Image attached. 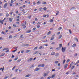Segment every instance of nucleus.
<instances>
[{"label":"nucleus","instance_id":"1","mask_svg":"<svg viewBox=\"0 0 79 79\" xmlns=\"http://www.w3.org/2000/svg\"><path fill=\"white\" fill-rule=\"evenodd\" d=\"M66 47H64V48L63 47H62L61 50L63 53L65 52L66 51Z\"/></svg>","mask_w":79,"mask_h":79},{"label":"nucleus","instance_id":"2","mask_svg":"<svg viewBox=\"0 0 79 79\" xmlns=\"http://www.w3.org/2000/svg\"><path fill=\"white\" fill-rule=\"evenodd\" d=\"M26 21H24L23 22L22 24V26H24L26 24Z\"/></svg>","mask_w":79,"mask_h":79},{"label":"nucleus","instance_id":"3","mask_svg":"<svg viewBox=\"0 0 79 79\" xmlns=\"http://www.w3.org/2000/svg\"><path fill=\"white\" fill-rule=\"evenodd\" d=\"M7 5H8V4L7 3H5L3 6L4 8H6V6H7Z\"/></svg>","mask_w":79,"mask_h":79},{"label":"nucleus","instance_id":"4","mask_svg":"<svg viewBox=\"0 0 79 79\" xmlns=\"http://www.w3.org/2000/svg\"><path fill=\"white\" fill-rule=\"evenodd\" d=\"M68 64H66L64 66V69H66L67 68V67H68Z\"/></svg>","mask_w":79,"mask_h":79},{"label":"nucleus","instance_id":"5","mask_svg":"<svg viewBox=\"0 0 79 79\" xmlns=\"http://www.w3.org/2000/svg\"><path fill=\"white\" fill-rule=\"evenodd\" d=\"M51 53L52 55H54L55 54V52L53 51H52V52H51Z\"/></svg>","mask_w":79,"mask_h":79},{"label":"nucleus","instance_id":"6","mask_svg":"<svg viewBox=\"0 0 79 79\" xmlns=\"http://www.w3.org/2000/svg\"><path fill=\"white\" fill-rule=\"evenodd\" d=\"M32 59H33L32 58H30L28 60H27L28 62H29L30 61H32Z\"/></svg>","mask_w":79,"mask_h":79},{"label":"nucleus","instance_id":"7","mask_svg":"<svg viewBox=\"0 0 79 79\" xmlns=\"http://www.w3.org/2000/svg\"><path fill=\"white\" fill-rule=\"evenodd\" d=\"M48 74V73H44V77H46V76H47Z\"/></svg>","mask_w":79,"mask_h":79},{"label":"nucleus","instance_id":"8","mask_svg":"<svg viewBox=\"0 0 79 79\" xmlns=\"http://www.w3.org/2000/svg\"><path fill=\"white\" fill-rule=\"evenodd\" d=\"M31 74H28L26 76H25V77H28L31 76Z\"/></svg>","mask_w":79,"mask_h":79},{"label":"nucleus","instance_id":"9","mask_svg":"<svg viewBox=\"0 0 79 79\" xmlns=\"http://www.w3.org/2000/svg\"><path fill=\"white\" fill-rule=\"evenodd\" d=\"M5 55V53H2L1 55H0V57H2V56H4Z\"/></svg>","mask_w":79,"mask_h":79},{"label":"nucleus","instance_id":"10","mask_svg":"<svg viewBox=\"0 0 79 79\" xmlns=\"http://www.w3.org/2000/svg\"><path fill=\"white\" fill-rule=\"evenodd\" d=\"M40 69V68H38L35 69V71H39Z\"/></svg>","mask_w":79,"mask_h":79},{"label":"nucleus","instance_id":"11","mask_svg":"<svg viewBox=\"0 0 79 79\" xmlns=\"http://www.w3.org/2000/svg\"><path fill=\"white\" fill-rule=\"evenodd\" d=\"M31 31H31V30L27 31L26 32V33H30V32H31Z\"/></svg>","mask_w":79,"mask_h":79},{"label":"nucleus","instance_id":"12","mask_svg":"<svg viewBox=\"0 0 79 79\" xmlns=\"http://www.w3.org/2000/svg\"><path fill=\"white\" fill-rule=\"evenodd\" d=\"M30 51H31V50H27L26 51V53H29V52H30Z\"/></svg>","mask_w":79,"mask_h":79},{"label":"nucleus","instance_id":"13","mask_svg":"<svg viewBox=\"0 0 79 79\" xmlns=\"http://www.w3.org/2000/svg\"><path fill=\"white\" fill-rule=\"evenodd\" d=\"M0 23L1 24H3V21L2 20H0Z\"/></svg>","mask_w":79,"mask_h":79},{"label":"nucleus","instance_id":"14","mask_svg":"<svg viewBox=\"0 0 79 79\" xmlns=\"http://www.w3.org/2000/svg\"><path fill=\"white\" fill-rule=\"evenodd\" d=\"M51 31H49L48 32V33L47 34V35H50V34H51Z\"/></svg>","mask_w":79,"mask_h":79},{"label":"nucleus","instance_id":"15","mask_svg":"<svg viewBox=\"0 0 79 79\" xmlns=\"http://www.w3.org/2000/svg\"><path fill=\"white\" fill-rule=\"evenodd\" d=\"M8 50V48H4L3 50V51H5V50Z\"/></svg>","mask_w":79,"mask_h":79},{"label":"nucleus","instance_id":"16","mask_svg":"<svg viewBox=\"0 0 79 79\" xmlns=\"http://www.w3.org/2000/svg\"><path fill=\"white\" fill-rule=\"evenodd\" d=\"M18 59V57L17 56L15 58V59H14V60L15 61H16V60H17Z\"/></svg>","mask_w":79,"mask_h":79},{"label":"nucleus","instance_id":"17","mask_svg":"<svg viewBox=\"0 0 79 79\" xmlns=\"http://www.w3.org/2000/svg\"><path fill=\"white\" fill-rule=\"evenodd\" d=\"M76 45V44H73L72 47H75Z\"/></svg>","mask_w":79,"mask_h":79},{"label":"nucleus","instance_id":"18","mask_svg":"<svg viewBox=\"0 0 79 79\" xmlns=\"http://www.w3.org/2000/svg\"><path fill=\"white\" fill-rule=\"evenodd\" d=\"M9 21L10 22H12V19L11 18H10L9 19Z\"/></svg>","mask_w":79,"mask_h":79},{"label":"nucleus","instance_id":"19","mask_svg":"<svg viewBox=\"0 0 79 79\" xmlns=\"http://www.w3.org/2000/svg\"><path fill=\"white\" fill-rule=\"evenodd\" d=\"M61 29H62V27H60L58 28V30H59V31H60V30Z\"/></svg>","mask_w":79,"mask_h":79},{"label":"nucleus","instance_id":"20","mask_svg":"<svg viewBox=\"0 0 79 79\" xmlns=\"http://www.w3.org/2000/svg\"><path fill=\"white\" fill-rule=\"evenodd\" d=\"M15 49H16L15 50H14V51H13L12 52H16V51H17V48H15Z\"/></svg>","mask_w":79,"mask_h":79},{"label":"nucleus","instance_id":"21","mask_svg":"<svg viewBox=\"0 0 79 79\" xmlns=\"http://www.w3.org/2000/svg\"><path fill=\"white\" fill-rule=\"evenodd\" d=\"M58 55H59V53H56L55 56H58Z\"/></svg>","mask_w":79,"mask_h":79},{"label":"nucleus","instance_id":"22","mask_svg":"<svg viewBox=\"0 0 79 79\" xmlns=\"http://www.w3.org/2000/svg\"><path fill=\"white\" fill-rule=\"evenodd\" d=\"M46 37H47V36H46V35L43 36L42 38V39H45V38H46Z\"/></svg>","mask_w":79,"mask_h":79},{"label":"nucleus","instance_id":"23","mask_svg":"<svg viewBox=\"0 0 79 79\" xmlns=\"http://www.w3.org/2000/svg\"><path fill=\"white\" fill-rule=\"evenodd\" d=\"M54 39V37H52L50 39V40H53Z\"/></svg>","mask_w":79,"mask_h":79},{"label":"nucleus","instance_id":"24","mask_svg":"<svg viewBox=\"0 0 79 79\" xmlns=\"http://www.w3.org/2000/svg\"><path fill=\"white\" fill-rule=\"evenodd\" d=\"M55 74L53 75L52 76V78H53V77H55Z\"/></svg>","mask_w":79,"mask_h":79},{"label":"nucleus","instance_id":"25","mask_svg":"<svg viewBox=\"0 0 79 79\" xmlns=\"http://www.w3.org/2000/svg\"><path fill=\"white\" fill-rule=\"evenodd\" d=\"M61 47H62V44H59V48H61Z\"/></svg>","mask_w":79,"mask_h":79},{"label":"nucleus","instance_id":"26","mask_svg":"<svg viewBox=\"0 0 79 79\" xmlns=\"http://www.w3.org/2000/svg\"><path fill=\"white\" fill-rule=\"evenodd\" d=\"M6 17H8V16H9V14L8 13H6Z\"/></svg>","mask_w":79,"mask_h":79},{"label":"nucleus","instance_id":"27","mask_svg":"<svg viewBox=\"0 0 79 79\" xmlns=\"http://www.w3.org/2000/svg\"><path fill=\"white\" fill-rule=\"evenodd\" d=\"M37 48H38V47L36 46V47H35L34 49L33 50H36L37 49Z\"/></svg>","mask_w":79,"mask_h":79},{"label":"nucleus","instance_id":"28","mask_svg":"<svg viewBox=\"0 0 79 79\" xmlns=\"http://www.w3.org/2000/svg\"><path fill=\"white\" fill-rule=\"evenodd\" d=\"M24 46H25L26 47H28L29 44H25Z\"/></svg>","mask_w":79,"mask_h":79},{"label":"nucleus","instance_id":"29","mask_svg":"<svg viewBox=\"0 0 79 79\" xmlns=\"http://www.w3.org/2000/svg\"><path fill=\"white\" fill-rule=\"evenodd\" d=\"M37 53H38V52L36 51L33 54V55H35V54H37Z\"/></svg>","mask_w":79,"mask_h":79},{"label":"nucleus","instance_id":"30","mask_svg":"<svg viewBox=\"0 0 79 79\" xmlns=\"http://www.w3.org/2000/svg\"><path fill=\"white\" fill-rule=\"evenodd\" d=\"M9 77V76H6L5 77L4 79H7V78H8Z\"/></svg>","mask_w":79,"mask_h":79},{"label":"nucleus","instance_id":"31","mask_svg":"<svg viewBox=\"0 0 79 79\" xmlns=\"http://www.w3.org/2000/svg\"><path fill=\"white\" fill-rule=\"evenodd\" d=\"M69 31L70 32V34H72V32H71V29H69Z\"/></svg>","mask_w":79,"mask_h":79},{"label":"nucleus","instance_id":"32","mask_svg":"<svg viewBox=\"0 0 79 79\" xmlns=\"http://www.w3.org/2000/svg\"><path fill=\"white\" fill-rule=\"evenodd\" d=\"M62 37V35H60L59 37V39H61V37Z\"/></svg>","mask_w":79,"mask_h":79},{"label":"nucleus","instance_id":"33","mask_svg":"<svg viewBox=\"0 0 79 79\" xmlns=\"http://www.w3.org/2000/svg\"><path fill=\"white\" fill-rule=\"evenodd\" d=\"M12 35H10L9 36V39H11V38H12Z\"/></svg>","mask_w":79,"mask_h":79},{"label":"nucleus","instance_id":"34","mask_svg":"<svg viewBox=\"0 0 79 79\" xmlns=\"http://www.w3.org/2000/svg\"><path fill=\"white\" fill-rule=\"evenodd\" d=\"M2 34H3L5 35V34H6V33L4 32H3V31H2Z\"/></svg>","mask_w":79,"mask_h":79},{"label":"nucleus","instance_id":"35","mask_svg":"<svg viewBox=\"0 0 79 79\" xmlns=\"http://www.w3.org/2000/svg\"><path fill=\"white\" fill-rule=\"evenodd\" d=\"M73 62H72L70 64V67H69V68H70L71 67V65H72V64H73Z\"/></svg>","mask_w":79,"mask_h":79},{"label":"nucleus","instance_id":"36","mask_svg":"<svg viewBox=\"0 0 79 79\" xmlns=\"http://www.w3.org/2000/svg\"><path fill=\"white\" fill-rule=\"evenodd\" d=\"M23 35H22L20 36L19 37L20 38H23Z\"/></svg>","mask_w":79,"mask_h":79},{"label":"nucleus","instance_id":"37","mask_svg":"<svg viewBox=\"0 0 79 79\" xmlns=\"http://www.w3.org/2000/svg\"><path fill=\"white\" fill-rule=\"evenodd\" d=\"M53 21V20L52 19H51L50 20V23H52Z\"/></svg>","mask_w":79,"mask_h":79},{"label":"nucleus","instance_id":"38","mask_svg":"<svg viewBox=\"0 0 79 79\" xmlns=\"http://www.w3.org/2000/svg\"><path fill=\"white\" fill-rule=\"evenodd\" d=\"M45 66V64H43L42 65L41 67H44Z\"/></svg>","mask_w":79,"mask_h":79},{"label":"nucleus","instance_id":"39","mask_svg":"<svg viewBox=\"0 0 79 79\" xmlns=\"http://www.w3.org/2000/svg\"><path fill=\"white\" fill-rule=\"evenodd\" d=\"M43 9L44 10H45V11H46V10H47V8L44 7V8Z\"/></svg>","mask_w":79,"mask_h":79},{"label":"nucleus","instance_id":"40","mask_svg":"<svg viewBox=\"0 0 79 79\" xmlns=\"http://www.w3.org/2000/svg\"><path fill=\"white\" fill-rule=\"evenodd\" d=\"M39 9H40L39 11H42V8H40Z\"/></svg>","mask_w":79,"mask_h":79},{"label":"nucleus","instance_id":"41","mask_svg":"<svg viewBox=\"0 0 79 79\" xmlns=\"http://www.w3.org/2000/svg\"><path fill=\"white\" fill-rule=\"evenodd\" d=\"M21 61V59L18 60L17 62H18V63H19V62H20V61Z\"/></svg>","mask_w":79,"mask_h":79},{"label":"nucleus","instance_id":"42","mask_svg":"<svg viewBox=\"0 0 79 79\" xmlns=\"http://www.w3.org/2000/svg\"><path fill=\"white\" fill-rule=\"evenodd\" d=\"M13 26L14 27H16V25L15 24H14L13 25Z\"/></svg>","mask_w":79,"mask_h":79},{"label":"nucleus","instance_id":"43","mask_svg":"<svg viewBox=\"0 0 79 79\" xmlns=\"http://www.w3.org/2000/svg\"><path fill=\"white\" fill-rule=\"evenodd\" d=\"M46 3H47V2H44L43 3V4L45 5V4H46Z\"/></svg>","mask_w":79,"mask_h":79},{"label":"nucleus","instance_id":"44","mask_svg":"<svg viewBox=\"0 0 79 79\" xmlns=\"http://www.w3.org/2000/svg\"><path fill=\"white\" fill-rule=\"evenodd\" d=\"M23 52H24V50H23L22 51H21V53H23Z\"/></svg>","mask_w":79,"mask_h":79},{"label":"nucleus","instance_id":"45","mask_svg":"<svg viewBox=\"0 0 79 79\" xmlns=\"http://www.w3.org/2000/svg\"><path fill=\"white\" fill-rule=\"evenodd\" d=\"M15 67H16V66H15L12 69V70H14V69H15Z\"/></svg>","mask_w":79,"mask_h":79},{"label":"nucleus","instance_id":"46","mask_svg":"<svg viewBox=\"0 0 79 79\" xmlns=\"http://www.w3.org/2000/svg\"><path fill=\"white\" fill-rule=\"evenodd\" d=\"M70 61V60H69V59L67 60L66 61V63H68V62H69V61Z\"/></svg>","mask_w":79,"mask_h":79},{"label":"nucleus","instance_id":"47","mask_svg":"<svg viewBox=\"0 0 79 79\" xmlns=\"http://www.w3.org/2000/svg\"><path fill=\"white\" fill-rule=\"evenodd\" d=\"M40 27V25H38L36 27L37 28H39Z\"/></svg>","mask_w":79,"mask_h":79},{"label":"nucleus","instance_id":"48","mask_svg":"<svg viewBox=\"0 0 79 79\" xmlns=\"http://www.w3.org/2000/svg\"><path fill=\"white\" fill-rule=\"evenodd\" d=\"M35 29H36V28L35 27H34L33 28L32 30L33 31H35Z\"/></svg>","mask_w":79,"mask_h":79},{"label":"nucleus","instance_id":"49","mask_svg":"<svg viewBox=\"0 0 79 79\" xmlns=\"http://www.w3.org/2000/svg\"><path fill=\"white\" fill-rule=\"evenodd\" d=\"M74 67H75L74 66H73L71 68V69H74Z\"/></svg>","mask_w":79,"mask_h":79},{"label":"nucleus","instance_id":"50","mask_svg":"<svg viewBox=\"0 0 79 79\" xmlns=\"http://www.w3.org/2000/svg\"><path fill=\"white\" fill-rule=\"evenodd\" d=\"M65 61H66V60H64L63 61V64H64V63H65Z\"/></svg>","mask_w":79,"mask_h":79},{"label":"nucleus","instance_id":"51","mask_svg":"<svg viewBox=\"0 0 79 79\" xmlns=\"http://www.w3.org/2000/svg\"><path fill=\"white\" fill-rule=\"evenodd\" d=\"M42 47H42V46H40V47H39V49H42Z\"/></svg>","mask_w":79,"mask_h":79},{"label":"nucleus","instance_id":"52","mask_svg":"<svg viewBox=\"0 0 79 79\" xmlns=\"http://www.w3.org/2000/svg\"><path fill=\"white\" fill-rule=\"evenodd\" d=\"M10 2L11 3H13L14 2V1H13V0H11L10 1Z\"/></svg>","mask_w":79,"mask_h":79},{"label":"nucleus","instance_id":"53","mask_svg":"<svg viewBox=\"0 0 79 79\" xmlns=\"http://www.w3.org/2000/svg\"><path fill=\"white\" fill-rule=\"evenodd\" d=\"M13 12H10L9 14H10V15H12V14H13Z\"/></svg>","mask_w":79,"mask_h":79},{"label":"nucleus","instance_id":"54","mask_svg":"<svg viewBox=\"0 0 79 79\" xmlns=\"http://www.w3.org/2000/svg\"><path fill=\"white\" fill-rule=\"evenodd\" d=\"M60 34V32L59 31V32H58L57 33V35H59V34Z\"/></svg>","mask_w":79,"mask_h":79},{"label":"nucleus","instance_id":"55","mask_svg":"<svg viewBox=\"0 0 79 79\" xmlns=\"http://www.w3.org/2000/svg\"><path fill=\"white\" fill-rule=\"evenodd\" d=\"M40 3H41V2L40 1H38L37 2V3H38L39 4H40Z\"/></svg>","mask_w":79,"mask_h":79},{"label":"nucleus","instance_id":"56","mask_svg":"<svg viewBox=\"0 0 79 79\" xmlns=\"http://www.w3.org/2000/svg\"><path fill=\"white\" fill-rule=\"evenodd\" d=\"M55 44V42H52L51 43V44H52L53 45H54V44Z\"/></svg>","mask_w":79,"mask_h":79},{"label":"nucleus","instance_id":"57","mask_svg":"<svg viewBox=\"0 0 79 79\" xmlns=\"http://www.w3.org/2000/svg\"><path fill=\"white\" fill-rule=\"evenodd\" d=\"M3 15V13H0V16H2Z\"/></svg>","mask_w":79,"mask_h":79},{"label":"nucleus","instance_id":"58","mask_svg":"<svg viewBox=\"0 0 79 79\" xmlns=\"http://www.w3.org/2000/svg\"><path fill=\"white\" fill-rule=\"evenodd\" d=\"M58 63V61H55V63L56 64L57 63Z\"/></svg>","mask_w":79,"mask_h":79},{"label":"nucleus","instance_id":"59","mask_svg":"<svg viewBox=\"0 0 79 79\" xmlns=\"http://www.w3.org/2000/svg\"><path fill=\"white\" fill-rule=\"evenodd\" d=\"M21 11H24V9H21Z\"/></svg>","mask_w":79,"mask_h":79},{"label":"nucleus","instance_id":"60","mask_svg":"<svg viewBox=\"0 0 79 79\" xmlns=\"http://www.w3.org/2000/svg\"><path fill=\"white\" fill-rule=\"evenodd\" d=\"M51 78V77H47V79H50Z\"/></svg>","mask_w":79,"mask_h":79},{"label":"nucleus","instance_id":"61","mask_svg":"<svg viewBox=\"0 0 79 79\" xmlns=\"http://www.w3.org/2000/svg\"><path fill=\"white\" fill-rule=\"evenodd\" d=\"M18 69H15V72H17V71H18Z\"/></svg>","mask_w":79,"mask_h":79},{"label":"nucleus","instance_id":"62","mask_svg":"<svg viewBox=\"0 0 79 79\" xmlns=\"http://www.w3.org/2000/svg\"><path fill=\"white\" fill-rule=\"evenodd\" d=\"M10 6H12V3H10Z\"/></svg>","mask_w":79,"mask_h":79},{"label":"nucleus","instance_id":"63","mask_svg":"<svg viewBox=\"0 0 79 79\" xmlns=\"http://www.w3.org/2000/svg\"><path fill=\"white\" fill-rule=\"evenodd\" d=\"M9 52V49L7 50V51H6V53H8Z\"/></svg>","mask_w":79,"mask_h":79},{"label":"nucleus","instance_id":"64","mask_svg":"<svg viewBox=\"0 0 79 79\" xmlns=\"http://www.w3.org/2000/svg\"><path fill=\"white\" fill-rule=\"evenodd\" d=\"M25 6H26V5H24L23 6H22V7H23L24 8Z\"/></svg>","mask_w":79,"mask_h":79}]
</instances>
